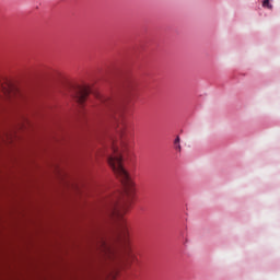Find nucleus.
<instances>
[{"label": "nucleus", "instance_id": "1", "mask_svg": "<svg viewBox=\"0 0 280 280\" xmlns=\"http://www.w3.org/2000/svg\"><path fill=\"white\" fill-rule=\"evenodd\" d=\"M145 61L143 59L131 58L129 61L114 66L110 70V83L114 86V95L104 96L100 92L93 91V88L88 84H70L72 97L81 108H84L89 95L93 94L98 100L101 106L108 113L114 128H116L122 152H128L130 143H132V128L126 122V102L130 100L137 92L139 86V79L137 71H143Z\"/></svg>", "mask_w": 280, "mask_h": 280}, {"label": "nucleus", "instance_id": "2", "mask_svg": "<svg viewBox=\"0 0 280 280\" xmlns=\"http://www.w3.org/2000/svg\"><path fill=\"white\" fill-rule=\"evenodd\" d=\"M109 166L115 176L121 183V189L110 194L105 200V209L112 220L118 222L122 235L128 233V224L124 220V214L130 209V205L135 198V183L130 178V173L124 166V155L118 154L116 158L109 159Z\"/></svg>", "mask_w": 280, "mask_h": 280}, {"label": "nucleus", "instance_id": "3", "mask_svg": "<svg viewBox=\"0 0 280 280\" xmlns=\"http://www.w3.org/2000/svg\"><path fill=\"white\" fill-rule=\"evenodd\" d=\"M174 148H175V150H177V152H180L182 147H180V137L179 136H177L174 140Z\"/></svg>", "mask_w": 280, "mask_h": 280}, {"label": "nucleus", "instance_id": "4", "mask_svg": "<svg viewBox=\"0 0 280 280\" xmlns=\"http://www.w3.org/2000/svg\"><path fill=\"white\" fill-rule=\"evenodd\" d=\"M262 8H267V10H272V3H270V0H262Z\"/></svg>", "mask_w": 280, "mask_h": 280}]
</instances>
